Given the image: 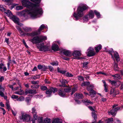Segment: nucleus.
<instances>
[{"label":"nucleus","mask_w":123,"mask_h":123,"mask_svg":"<svg viewBox=\"0 0 123 123\" xmlns=\"http://www.w3.org/2000/svg\"><path fill=\"white\" fill-rule=\"evenodd\" d=\"M72 55L75 57L80 56L81 55V53L80 51L77 50L74 51Z\"/></svg>","instance_id":"obj_12"},{"label":"nucleus","mask_w":123,"mask_h":123,"mask_svg":"<svg viewBox=\"0 0 123 123\" xmlns=\"http://www.w3.org/2000/svg\"><path fill=\"white\" fill-rule=\"evenodd\" d=\"M16 28L17 29H18L19 32H20V33L21 34V33H22L23 32V31H22L21 29V28L19 27L16 26Z\"/></svg>","instance_id":"obj_50"},{"label":"nucleus","mask_w":123,"mask_h":123,"mask_svg":"<svg viewBox=\"0 0 123 123\" xmlns=\"http://www.w3.org/2000/svg\"><path fill=\"white\" fill-rule=\"evenodd\" d=\"M106 122L107 123H112L113 119L112 118H110L107 119H106Z\"/></svg>","instance_id":"obj_34"},{"label":"nucleus","mask_w":123,"mask_h":123,"mask_svg":"<svg viewBox=\"0 0 123 123\" xmlns=\"http://www.w3.org/2000/svg\"><path fill=\"white\" fill-rule=\"evenodd\" d=\"M0 10L1 11H3L5 10V9L4 8L2 5H0Z\"/></svg>","instance_id":"obj_54"},{"label":"nucleus","mask_w":123,"mask_h":123,"mask_svg":"<svg viewBox=\"0 0 123 123\" xmlns=\"http://www.w3.org/2000/svg\"><path fill=\"white\" fill-rule=\"evenodd\" d=\"M41 89L43 90H46L47 89V88L46 86H41L40 87Z\"/></svg>","instance_id":"obj_47"},{"label":"nucleus","mask_w":123,"mask_h":123,"mask_svg":"<svg viewBox=\"0 0 123 123\" xmlns=\"http://www.w3.org/2000/svg\"><path fill=\"white\" fill-rule=\"evenodd\" d=\"M19 86L20 87V92L19 91H16L14 92V93L15 94H17L20 95H21L23 94V91L21 89V86L19 85Z\"/></svg>","instance_id":"obj_29"},{"label":"nucleus","mask_w":123,"mask_h":123,"mask_svg":"<svg viewBox=\"0 0 123 123\" xmlns=\"http://www.w3.org/2000/svg\"><path fill=\"white\" fill-rule=\"evenodd\" d=\"M112 76L115 79H119L120 78V75L119 74H116L112 75Z\"/></svg>","instance_id":"obj_30"},{"label":"nucleus","mask_w":123,"mask_h":123,"mask_svg":"<svg viewBox=\"0 0 123 123\" xmlns=\"http://www.w3.org/2000/svg\"><path fill=\"white\" fill-rule=\"evenodd\" d=\"M0 95L2 97L4 96V93L1 91H0Z\"/></svg>","instance_id":"obj_60"},{"label":"nucleus","mask_w":123,"mask_h":123,"mask_svg":"<svg viewBox=\"0 0 123 123\" xmlns=\"http://www.w3.org/2000/svg\"><path fill=\"white\" fill-rule=\"evenodd\" d=\"M114 61L115 64L114 65V69L115 71H116L118 70V65L117 63H115V61L114 60Z\"/></svg>","instance_id":"obj_36"},{"label":"nucleus","mask_w":123,"mask_h":123,"mask_svg":"<svg viewBox=\"0 0 123 123\" xmlns=\"http://www.w3.org/2000/svg\"><path fill=\"white\" fill-rule=\"evenodd\" d=\"M23 29L25 32H31L32 30V29L30 27H25L23 28Z\"/></svg>","instance_id":"obj_19"},{"label":"nucleus","mask_w":123,"mask_h":123,"mask_svg":"<svg viewBox=\"0 0 123 123\" xmlns=\"http://www.w3.org/2000/svg\"><path fill=\"white\" fill-rule=\"evenodd\" d=\"M46 93V94L48 95V96L49 97L51 95L52 92L50 89H49L47 90Z\"/></svg>","instance_id":"obj_33"},{"label":"nucleus","mask_w":123,"mask_h":123,"mask_svg":"<svg viewBox=\"0 0 123 123\" xmlns=\"http://www.w3.org/2000/svg\"><path fill=\"white\" fill-rule=\"evenodd\" d=\"M11 111L13 114L14 116H15L16 115V114L17 113L16 112V111H14L12 110H11Z\"/></svg>","instance_id":"obj_63"},{"label":"nucleus","mask_w":123,"mask_h":123,"mask_svg":"<svg viewBox=\"0 0 123 123\" xmlns=\"http://www.w3.org/2000/svg\"><path fill=\"white\" fill-rule=\"evenodd\" d=\"M50 64L53 66H57L58 65V63L57 62H52L50 63Z\"/></svg>","instance_id":"obj_45"},{"label":"nucleus","mask_w":123,"mask_h":123,"mask_svg":"<svg viewBox=\"0 0 123 123\" xmlns=\"http://www.w3.org/2000/svg\"><path fill=\"white\" fill-rule=\"evenodd\" d=\"M37 123H44V121H43V118L41 117H39Z\"/></svg>","instance_id":"obj_32"},{"label":"nucleus","mask_w":123,"mask_h":123,"mask_svg":"<svg viewBox=\"0 0 123 123\" xmlns=\"http://www.w3.org/2000/svg\"><path fill=\"white\" fill-rule=\"evenodd\" d=\"M102 81L104 84V90L105 92H107L108 91V90L107 89V85H106L105 80H103Z\"/></svg>","instance_id":"obj_27"},{"label":"nucleus","mask_w":123,"mask_h":123,"mask_svg":"<svg viewBox=\"0 0 123 123\" xmlns=\"http://www.w3.org/2000/svg\"><path fill=\"white\" fill-rule=\"evenodd\" d=\"M115 90L114 89H112L111 90V94H114V96H115V95L116 94H115Z\"/></svg>","instance_id":"obj_51"},{"label":"nucleus","mask_w":123,"mask_h":123,"mask_svg":"<svg viewBox=\"0 0 123 123\" xmlns=\"http://www.w3.org/2000/svg\"><path fill=\"white\" fill-rule=\"evenodd\" d=\"M33 114L34 118L35 119H37V116L36 114Z\"/></svg>","instance_id":"obj_59"},{"label":"nucleus","mask_w":123,"mask_h":123,"mask_svg":"<svg viewBox=\"0 0 123 123\" xmlns=\"http://www.w3.org/2000/svg\"><path fill=\"white\" fill-rule=\"evenodd\" d=\"M88 62H85L83 63V66L84 67H87V65L88 64Z\"/></svg>","instance_id":"obj_56"},{"label":"nucleus","mask_w":123,"mask_h":123,"mask_svg":"<svg viewBox=\"0 0 123 123\" xmlns=\"http://www.w3.org/2000/svg\"><path fill=\"white\" fill-rule=\"evenodd\" d=\"M50 89L52 92H53L54 93L56 92L57 90V89L55 88L51 87L50 88Z\"/></svg>","instance_id":"obj_35"},{"label":"nucleus","mask_w":123,"mask_h":123,"mask_svg":"<svg viewBox=\"0 0 123 123\" xmlns=\"http://www.w3.org/2000/svg\"><path fill=\"white\" fill-rule=\"evenodd\" d=\"M11 61V60H9L8 62V63H7V67H8V69H9L10 68V62Z\"/></svg>","instance_id":"obj_61"},{"label":"nucleus","mask_w":123,"mask_h":123,"mask_svg":"<svg viewBox=\"0 0 123 123\" xmlns=\"http://www.w3.org/2000/svg\"><path fill=\"white\" fill-rule=\"evenodd\" d=\"M60 82L62 84V85H59L60 86H66V84L67 83L68 81L65 79H62L60 80Z\"/></svg>","instance_id":"obj_15"},{"label":"nucleus","mask_w":123,"mask_h":123,"mask_svg":"<svg viewBox=\"0 0 123 123\" xmlns=\"http://www.w3.org/2000/svg\"><path fill=\"white\" fill-rule=\"evenodd\" d=\"M39 34V32H38V31H33L31 33V36L33 37Z\"/></svg>","instance_id":"obj_22"},{"label":"nucleus","mask_w":123,"mask_h":123,"mask_svg":"<svg viewBox=\"0 0 123 123\" xmlns=\"http://www.w3.org/2000/svg\"><path fill=\"white\" fill-rule=\"evenodd\" d=\"M63 54L66 56L68 57L70 56L71 53L69 50H63L62 51Z\"/></svg>","instance_id":"obj_11"},{"label":"nucleus","mask_w":123,"mask_h":123,"mask_svg":"<svg viewBox=\"0 0 123 123\" xmlns=\"http://www.w3.org/2000/svg\"><path fill=\"white\" fill-rule=\"evenodd\" d=\"M97 74H102L105 75H106V74L104 72H99L97 73Z\"/></svg>","instance_id":"obj_57"},{"label":"nucleus","mask_w":123,"mask_h":123,"mask_svg":"<svg viewBox=\"0 0 123 123\" xmlns=\"http://www.w3.org/2000/svg\"><path fill=\"white\" fill-rule=\"evenodd\" d=\"M102 46L101 45H98L95 47V50L96 52L98 53L101 49Z\"/></svg>","instance_id":"obj_25"},{"label":"nucleus","mask_w":123,"mask_h":123,"mask_svg":"<svg viewBox=\"0 0 123 123\" xmlns=\"http://www.w3.org/2000/svg\"><path fill=\"white\" fill-rule=\"evenodd\" d=\"M31 13L33 14H34V13L31 12L29 9H27L22 12H18V15L20 16H23L25 18H28V15H30L31 16Z\"/></svg>","instance_id":"obj_4"},{"label":"nucleus","mask_w":123,"mask_h":123,"mask_svg":"<svg viewBox=\"0 0 123 123\" xmlns=\"http://www.w3.org/2000/svg\"><path fill=\"white\" fill-rule=\"evenodd\" d=\"M6 106L7 108L8 111L11 109V108L9 104V102L7 100L6 101Z\"/></svg>","instance_id":"obj_37"},{"label":"nucleus","mask_w":123,"mask_h":123,"mask_svg":"<svg viewBox=\"0 0 123 123\" xmlns=\"http://www.w3.org/2000/svg\"><path fill=\"white\" fill-rule=\"evenodd\" d=\"M120 109L119 107H116L114 109H113L110 111L109 112V114H111V115H113V116H115L117 113V111Z\"/></svg>","instance_id":"obj_10"},{"label":"nucleus","mask_w":123,"mask_h":123,"mask_svg":"<svg viewBox=\"0 0 123 123\" xmlns=\"http://www.w3.org/2000/svg\"><path fill=\"white\" fill-rule=\"evenodd\" d=\"M23 7L22 6H18L16 7V10H18L23 9Z\"/></svg>","instance_id":"obj_41"},{"label":"nucleus","mask_w":123,"mask_h":123,"mask_svg":"<svg viewBox=\"0 0 123 123\" xmlns=\"http://www.w3.org/2000/svg\"><path fill=\"white\" fill-rule=\"evenodd\" d=\"M46 39L47 37L46 36H38L34 37L29 40V41L33 44H37Z\"/></svg>","instance_id":"obj_3"},{"label":"nucleus","mask_w":123,"mask_h":123,"mask_svg":"<svg viewBox=\"0 0 123 123\" xmlns=\"http://www.w3.org/2000/svg\"><path fill=\"white\" fill-rule=\"evenodd\" d=\"M114 121L115 123H121L120 121L117 119L115 120Z\"/></svg>","instance_id":"obj_64"},{"label":"nucleus","mask_w":123,"mask_h":123,"mask_svg":"<svg viewBox=\"0 0 123 123\" xmlns=\"http://www.w3.org/2000/svg\"><path fill=\"white\" fill-rule=\"evenodd\" d=\"M52 49L54 51H57L59 50V48L57 45L55 44L52 45Z\"/></svg>","instance_id":"obj_16"},{"label":"nucleus","mask_w":123,"mask_h":123,"mask_svg":"<svg viewBox=\"0 0 123 123\" xmlns=\"http://www.w3.org/2000/svg\"><path fill=\"white\" fill-rule=\"evenodd\" d=\"M32 113L33 114H37L36 111L34 108H32Z\"/></svg>","instance_id":"obj_49"},{"label":"nucleus","mask_w":123,"mask_h":123,"mask_svg":"<svg viewBox=\"0 0 123 123\" xmlns=\"http://www.w3.org/2000/svg\"><path fill=\"white\" fill-rule=\"evenodd\" d=\"M31 1L34 2V4L29 1V0H22L21 2L22 6L31 9L29 10L31 12L34 13V14H31V16L33 18L37 17L38 15L41 14L43 13L42 10L39 7L40 3L41 0H30Z\"/></svg>","instance_id":"obj_1"},{"label":"nucleus","mask_w":123,"mask_h":123,"mask_svg":"<svg viewBox=\"0 0 123 123\" xmlns=\"http://www.w3.org/2000/svg\"><path fill=\"white\" fill-rule=\"evenodd\" d=\"M88 108L89 109L92 111H95V110L91 106H89Z\"/></svg>","instance_id":"obj_58"},{"label":"nucleus","mask_w":123,"mask_h":123,"mask_svg":"<svg viewBox=\"0 0 123 123\" xmlns=\"http://www.w3.org/2000/svg\"><path fill=\"white\" fill-rule=\"evenodd\" d=\"M45 27V26L43 24H42L40 27L38 29V32H39L40 34V31L43 30Z\"/></svg>","instance_id":"obj_26"},{"label":"nucleus","mask_w":123,"mask_h":123,"mask_svg":"<svg viewBox=\"0 0 123 123\" xmlns=\"http://www.w3.org/2000/svg\"><path fill=\"white\" fill-rule=\"evenodd\" d=\"M51 120L49 118H46L44 120V123H51ZM52 123H62L58 118L55 119L52 121Z\"/></svg>","instance_id":"obj_6"},{"label":"nucleus","mask_w":123,"mask_h":123,"mask_svg":"<svg viewBox=\"0 0 123 123\" xmlns=\"http://www.w3.org/2000/svg\"><path fill=\"white\" fill-rule=\"evenodd\" d=\"M18 97V96L15 95H12L11 97L13 99H17Z\"/></svg>","instance_id":"obj_55"},{"label":"nucleus","mask_w":123,"mask_h":123,"mask_svg":"<svg viewBox=\"0 0 123 123\" xmlns=\"http://www.w3.org/2000/svg\"><path fill=\"white\" fill-rule=\"evenodd\" d=\"M37 47L40 51H46L49 50V49L48 46L44 45L43 43L40 45H37Z\"/></svg>","instance_id":"obj_7"},{"label":"nucleus","mask_w":123,"mask_h":123,"mask_svg":"<svg viewBox=\"0 0 123 123\" xmlns=\"http://www.w3.org/2000/svg\"><path fill=\"white\" fill-rule=\"evenodd\" d=\"M94 12L98 18H99L100 17V14L99 12L95 10L94 11Z\"/></svg>","instance_id":"obj_38"},{"label":"nucleus","mask_w":123,"mask_h":123,"mask_svg":"<svg viewBox=\"0 0 123 123\" xmlns=\"http://www.w3.org/2000/svg\"><path fill=\"white\" fill-rule=\"evenodd\" d=\"M92 117L95 120H96L97 119V116L95 112H92Z\"/></svg>","instance_id":"obj_40"},{"label":"nucleus","mask_w":123,"mask_h":123,"mask_svg":"<svg viewBox=\"0 0 123 123\" xmlns=\"http://www.w3.org/2000/svg\"><path fill=\"white\" fill-rule=\"evenodd\" d=\"M65 92H70L71 89L69 87H67L64 89Z\"/></svg>","instance_id":"obj_46"},{"label":"nucleus","mask_w":123,"mask_h":123,"mask_svg":"<svg viewBox=\"0 0 123 123\" xmlns=\"http://www.w3.org/2000/svg\"><path fill=\"white\" fill-rule=\"evenodd\" d=\"M8 86L10 88H11L12 90H13L14 89V87L13 85H8Z\"/></svg>","instance_id":"obj_62"},{"label":"nucleus","mask_w":123,"mask_h":123,"mask_svg":"<svg viewBox=\"0 0 123 123\" xmlns=\"http://www.w3.org/2000/svg\"><path fill=\"white\" fill-rule=\"evenodd\" d=\"M83 102H84L85 103V104L86 105H89L90 104L92 105L93 104V102H92L89 100L85 99L83 100Z\"/></svg>","instance_id":"obj_21"},{"label":"nucleus","mask_w":123,"mask_h":123,"mask_svg":"<svg viewBox=\"0 0 123 123\" xmlns=\"http://www.w3.org/2000/svg\"><path fill=\"white\" fill-rule=\"evenodd\" d=\"M5 13L8 17H10L12 15L11 11L9 10H7L5 12Z\"/></svg>","instance_id":"obj_28"},{"label":"nucleus","mask_w":123,"mask_h":123,"mask_svg":"<svg viewBox=\"0 0 123 123\" xmlns=\"http://www.w3.org/2000/svg\"><path fill=\"white\" fill-rule=\"evenodd\" d=\"M87 15L89 16V18H92L94 16V12L92 10L90 11Z\"/></svg>","instance_id":"obj_18"},{"label":"nucleus","mask_w":123,"mask_h":123,"mask_svg":"<svg viewBox=\"0 0 123 123\" xmlns=\"http://www.w3.org/2000/svg\"><path fill=\"white\" fill-rule=\"evenodd\" d=\"M37 93L36 90H32L31 89H26L25 90V94L27 95L28 94H34Z\"/></svg>","instance_id":"obj_9"},{"label":"nucleus","mask_w":123,"mask_h":123,"mask_svg":"<svg viewBox=\"0 0 123 123\" xmlns=\"http://www.w3.org/2000/svg\"><path fill=\"white\" fill-rule=\"evenodd\" d=\"M22 116L19 117V118L20 120H23L24 121H25L27 122H29L30 119V117L29 115L25 114L24 112H21Z\"/></svg>","instance_id":"obj_5"},{"label":"nucleus","mask_w":123,"mask_h":123,"mask_svg":"<svg viewBox=\"0 0 123 123\" xmlns=\"http://www.w3.org/2000/svg\"><path fill=\"white\" fill-rule=\"evenodd\" d=\"M12 20L14 22V23L16 24L18 23V21H19V19L16 16L14 15L11 18Z\"/></svg>","instance_id":"obj_14"},{"label":"nucleus","mask_w":123,"mask_h":123,"mask_svg":"<svg viewBox=\"0 0 123 123\" xmlns=\"http://www.w3.org/2000/svg\"><path fill=\"white\" fill-rule=\"evenodd\" d=\"M90 95H91V97H94V95H96V92L94 91L92 89L89 92Z\"/></svg>","instance_id":"obj_24"},{"label":"nucleus","mask_w":123,"mask_h":123,"mask_svg":"<svg viewBox=\"0 0 123 123\" xmlns=\"http://www.w3.org/2000/svg\"><path fill=\"white\" fill-rule=\"evenodd\" d=\"M87 8V7L86 6H83L82 7L79 6L77 9V15L75 12H74L73 15L74 17L76 18V20H77L79 17H82L84 14L83 11L86 10Z\"/></svg>","instance_id":"obj_2"},{"label":"nucleus","mask_w":123,"mask_h":123,"mask_svg":"<svg viewBox=\"0 0 123 123\" xmlns=\"http://www.w3.org/2000/svg\"><path fill=\"white\" fill-rule=\"evenodd\" d=\"M77 90V89L76 88H74L72 89V92L71 93V95H72Z\"/></svg>","instance_id":"obj_53"},{"label":"nucleus","mask_w":123,"mask_h":123,"mask_svg":"<svg viewBox=\"0 0 123 123\" xmlns=\"http://www.w3.org/2000/svg\"><path fill=\"white\" fill-rule=\"evenodd\" d=\"M109 82L113 85H115L116 84H117L116 82L115 81H111L110 80H109Z\"/></svg>","instance_id":"obj_42"},{"label":"nucleus","mask_w":123,"mask_h":123,"mask_svg":"<svg viewBox=\"0 0 123 123\" xmlns=\"http://www.w3.org/2000/svg\"><path fill=\"white\" fill-rule=\"evenodd\" d=\"M24 100V97L22 96H20L19 98H18L16 100L19 101H22Z\"/></svg>","instance_id":"obj_39"},{"label":"nucleus","mask_w":123,"mask_h":123,"mask_svg":"<svg viewBox=\"0 0 123 123\" xmlns=\"http://www.w3.org/2000/svg\"><path fill=\"white\" fill-rule=\"evenodd\" d=\"M79 80L80 81H83L84 80V77L81 75H79L78 76Z\"/></svg>","instance_id":"obj_43"},{"label":"nucleus","mask_w":123,"mask_h":123,"mask_svg":"<svg viewBox=\"0 0 123 123\" xmlns=\"http://www.w3.org/2000/svg\"><path fill=\"white\" fill-rule=\"evenodd\" d=\"M74 96L76 98H83V95L79 93H76L74 95Z\"/></svg>","instance_id":"obj_17"},{"label":"nucleus","mask_w":123,"mask_h":123,"mask_svg":"<svg viewBox=\"0 0 123 123\" xmlns=\"http://www.w3.org/2000/svg\"><path fill=\"white\" fill-rule=\"evenodd\" d=\"M66 75L68 77H72L73 76V74L69 72L67 73Z\"/></svg>","instance_id":"obj_44"},{"label":"nucleus","mask_w":123,"mask_h":123,"mask_svg":"<svg viewBox=\"0 0 123 123\" xmlns=\"http://www.w3.org/2000/svg\"><path fill=\"white\" fill-rule=\"evenodd\" d=\"M114 56L115 58L116 59L117 61L118 62L119 61L120 59L118 54L116 52H114Z\"/></svg>","instance_id":"obj_20"},{"label":"nucleus","mask_w":123,"mask_h":123,"mask_svg":"<svg viewBox=\"0 0 123 123\" xmlns=\"http://www.w3.org/2000/svg\"><path fill=\"white\" fill-rule=\"evenodd\" d=\"M31 83L33 85H36V84H38L39 83V81H32L31 82Z\"/></svg>","instance_id":"obj_48"},{"label":"nucleus","mask_w":123,"mask_h":123,"mask_svg":"<svg viewBox=\"0 0 123 123\" xmlns=\"http://www.w3.org/2000/svg\"><path fill=\"white\" fill-rule=\"evenodd\" d=\"M105 49H106V48H105ZM105 50L106 51L109 53L111 54V57L114 59V57L112 54V53L113 52V49H105Z\"/></svg>","instance_id":"obj_23"},{"label":"nucleus","mask_w":123,"mask_h":123,"mask_svg":"<svg viewBox=\"0 0 123 123\" xmlns=\"http://www.w3.org/2000/svg\"><path fill=\"white\" fill-rule=\"evenodd\" d=\"M89 18H88V15H86L83 18V22H87L88 21Z\"/></svg>","instance_id":"obj_31"},{"label":"nucleus","mask_w":123,"mask_h":123,"mask_svg":"<svg viewBox=\"0 0 123 123\" xmlns=\"http://www.w3.org/2000/svg\"><path fill=\"white\" fill-rule=\"evenodd\" d=\"M47 69V67H46L44 65H42V68L41 69V70L44 71Z\"/></svg>","instance_id":"obj_52"},{"label":"nucleus","mask_w":123,"mask_h":123,"mask_svg":"<svg viewBox=\"0 0 123 123\" xmlns=\"http://www.w3.org/2000/svg\"><path fill=\"white\" fill-rule=\"evenodd\" d=\"M58 94L61 97H63L65 96V92L62 90H59L57 92Z\"/></svg>","instance_id":"obj_13"},{"label":"nucleus","mask_w":123,"mask_h":123,"mask_svg":"<svg viewBox=\"0 0 123 123\" xmlns=\"http://www.w3.org/2000/svg\"><path fill=\"white\" fill-rule=\"evenodd\" d=\"M87 55L89 56H92L95 54V53L93 49L91 47H90L87 50Z\"/></svg>","instance_id":"obj_8"}]
</instances>
